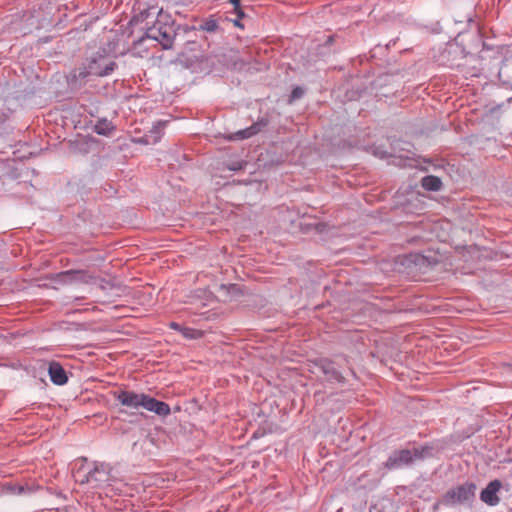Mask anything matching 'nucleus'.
Listing matches in <instances>:
<instances>
[{
    "label": "nucleus",
    "instance_id": "nucleus-1",
    "mask_svg": "<svg viewBox=\"0 0 512 512\" xmlns=\"http://www.w3.org/2000/svg\"><path fill=\"white\" fill-rule=\"evenodd\" d=\"M74 479L80 485L89 484L92 488H103L112 481L111 467L106 463L88 464L86 458L80 459L79 467L74 471Z\"/></svg>",
    "mask_w": 512,
    "mask_h": 512
},
{
    "label": "nucleus",
    "instance_id": "nucleus-2",
    "mask_svg": "<svg viewBox=\"0 0 512 512\" xmlns=\"http://www.w3.org/2000/svg\"><path fill=\"white\" fill-rule=\"evenodd\" d=\"M476 484L473 482H464L449 489L443 498L447 505H465L473 502L476 493Z\"/></svg>",
    "mask_w": 512,
    "mask_h": 512
},
{
    "label": "nucleus",
    "instance_id": "nucleus-3",
    "mask_svg": "<svg viewBox=\"0 0 512 512\" xmlns=\"http://www.w3.org/2000/svg\"><path fill=\"white\" fill-rule=\"evenodd\" d=\"M146 39H151L159 42L163 49H170L173 46L175 39V31L170 25H154L149 28L145 35L142 36L135 44H139Z\"/></svg>",
    "mask_w": 512,
    "mask_h": 512
},
{
    "label": "nucleus",
    "instance_id": "nucleus-4",
    "mask_svg": "<svg viewBox=\"0 0 512 512\" xmlns=\"http://www.w3.org/2000/svg\"><path fill=\"white\" fill-rule=\"evenodd\" d=\"M87 60L90 73L96 77L107 76L111 74L117 67L116 62L107 57L104 50L96 52L87 58Z\"/></svg>",
    "mask_w": 512,
    "mask_h": 512
},
{
    "label": "nucleus",
    "instance_id": "nucleus-5",
    "mask_svg": "<svg viewBox=\"0 0 512 512\" xmlns=\"http://www.w3.org/2000/svg\"><path fill=\"white\" fill-rule=\"evenodd\" d=\"M422 452L414 448L413 450L403 449L394 451L384 463L385 468L388 470H396L408 466L414 462L415 459H421Z\"/></svg>",
    "mask_w": 512,
    "mask_h": 512
},
{
    "label": "nucleus",
    "instance_id": "nucleus-6",
    "mask_svg": "<svg viewBox=\"0 0 512 512\" xmlns=\"http://www.w3.org/2000/svg\"><path fill=\"white\" fill-rule=\"evenodd\" d=\"M112 395L122 406L131 409L143 408L144 400L146 399L145 393H137L132 390H116L112 392Z\"/></svg>",
    "mask_w": 512,
    "mask_h": 512
},
{
    "label": "nucleus",
    "instance_id": "nucleus-7",
    "mask_svg": "<svg viewBox=\"0 0 512 512\" xmlns=\"http://www.w3.org/2000/svg\"><path fill=\"white\" fill-rule=\"evenodd\" d=\"M319 371L325 376L326 381L331 383H343L345 378L335 367L333 361L327 358H321L316 362Z\"/></svg>",
    "mask_w": 512,
    "mask_h": 512
},
{
    "label": "nucleus",
    "instance_id": "nucleus-8",
    "mask_svg": "<svg viewBox=\"0 0 512 512\" xmlns=\"http://www.w3.org/2000/svg\"><path fill=\"white\" fill-rule=\"evenodd\" d=\"M502 487V483L500 480L495 479L488 483V485L481 491L480 499L482 502L489 506H496L500 502V498L498 497V492Z\"/></svg>",
    "mask_w": 512,
    "mask_h": 512
},
{
    "label": "nucleus",
    "instance_id": "nucleus-9",
    "mask_svg": "<svg viewBox=\"0 0 512 512\" xmlns=\"http://www.w3.org/2000/svg\"><path fill=\"white\" fill-rule=\"evenodd\" d=\"M143 404V408L147 411L154 412L158 416H168L171 412L170 406L160 400H157L156 398L151 397L150 395L146 394Z\"/></svg>",
    "mask_w": 512,
    "mask_h": 512
},
{
    "label": "nucleus",
    "instance_id": "nucleus-10",
    "mask_svg": "<svg viewBox=\"0 0 512 512\" xmlns=\"http://www.w3.org/2000/svg\"><path fill=\"white\" fill-rule=\"evenodd\" d=\"M62 282L70 283L74 281H81L84 283L90 282L94 279L87 271L84 270H67L58 274Z\"/></svg>",
    "mask_w": 512,
    "mask_h": 512
},
{
    "label": "nucleus",
    "instance_id": "nucleus-11",
    "mask_svg": "<svg viewBox=\"0 0 512 512\" xmlns=\"http://www.w3.org/2000/svg\"><path fill=\"white\" fill-rule=\"evenodd\" d=\"M268 124V120L265 118L260 119L259 121L252 124L250 127L245 129L238 130L234 133L233 139H248L257 133H259L264 127Z\"/></svg>",
    "mask_w": 512,
    "mask_h": 512
},
{
    "label": "nucleus",
    "instance_id": "nucleus-12",
    "mask_svg": "<svg viewBox=\"0 0 512 512\" xmlns=\"http://www.w3.org/2000/svg\"><path fill=\"white\" fill-rule=\"evenodd\" d=\"M48 374L56 385H64L68 381L66 371L58 362L53 361L49 364Z\"/></svg>",
    "mask_w": 512,
    "mask_h": 512
},
{
    "label": "nucleus",
    "instance_id": "nucleus-13",
    "mask_svg": "<svg viewBox=\"0 0 512 512\" xmlns=\"http://www.w3.org/2000/svg\"><path fill=\"white\" fill-rule=\"evenodd\" d=\"M166 123V121H158L155 125H153L148 134L145 135V142L153 144L157 143L163 135V130Z\"/></svg>",
    "mask_w": 512,
    "mask_h": 512
},
{
    "label": "nucleus",
    "instance_id": "nucleus-14",
    "mask_svg": "<svg viewBox=\"0 0 512 512\" xmlns=\"http://www.w3.org/2000/svg\"><path fill=\"white\" fill-rule=\"evenodd\" d=\"M115 129L112 122L107 119H100L94 126V131L98 135L108 136Z\"/></svg>",
    "mask_w": 512,
    "mask_h": 512
},
{
    "label": "nucleus",
    "instance_id": "nucleus-15",
    "mask_svg": "<svg viewBox=\"0 0 512 512\" xmlns=\"http://www.w3.org/2000/svg\"><path fill=\"white\" fill-rule=\"evenodd\" d=\"M441 186L442 182L437 176L429 175L422 179V187L428 191H438Z\"/></svg>",
    "mask_w": 512,
    "mask_h": 512
},
{
    "label": "nucleus",
    "instance_id": "nucleus-16",
    "mask_svg": "<svg viewBox=\"0 0 512 512\" xmlns=\"http://www.w3.org/2000/svg\"><path fill=\"white\" fill-rule=\"evenodd\" d=\"M89 76H93L92 73H90V69L88 68V60L82 64V66L74 69L72 73V79L75 81H83Z\"/></svg>",
    "mask_w": 512,
    "mask_h": 512
},
{
    "label": "nucleus",
    "instance_id": "nucleus-17",
    "mask_svg": "<svg viewBox=\"0 0 512 512\" xmlns=\"http://www.w3.org/2000/svg\"><path fill=\"white\" fill-rule=\"evenodd\" d=\"M180 333L187 339H196L202 336V332L189 327H182Z\"/></svg>",
    "mask_w": 512,
    "mask_h": 512
},
{
    "label": "nucleus",
    "instance_id": "nucleus-18",
    "mask_svg": "<svg viewBox=\"0 0 512 512\" xmlns=\"http://www.w3.org/2000/svg\"><path fill=\"white\" fill-rule=\"evenodd\" d=\"M218 28V23L214 19H209L201 25V29L207 32H214Z\"/></svg>",
    "mask_w": 512,
    "mask_h": 512
},
{
    "label": "nucleus",
    "instance_id": "nucleus-19",
    "mask_svg": "<svg viewBox=\"0 0 512 512\" xmlns=\"http://www.w3.org/2000/svg\"><path fill=\"white\" fill-rule=\"evenodd\" d=\"M230 3L233 5L234 7V12L235 14L238 16V17H244L245 14L241 8V1L240 0H229Z\"/></svg>",
    "mask_w": 512,
    "mask_h": 512
},
{
    "label": "nucleus",
    "instance_id": "nucleus-20",
    "mask_svg": "<svg viewBox=\"0 0 512 512\" xmlns=\"http://www.w3.org/2000/svg\"><path fill=\"white\" fill-rule=\"evenodd\" d=\"M304 95V90L301 87H295L290 95V102L301 98Z\"/></svg>",
    "mask_w": 512,
    "mask_h": 512
},
{
    "label": "nucleus",
    "instance_id": "nucleus-21",
    "mask_svg": "<svg viewBox=\"0 0 512 512\" xmlns=\"http://www.w3.org/2000/svg\"><path fill=\"white\" fill-rule=\"evenodd\" d=\"M48 512H77L75 508L70 506H64L61 508L49 509Z\"/></svg>",
    "mask_w": 512,
    "mask_h": 512
},
{
    "label": "nucleus",
    "instance_id": "nucleus-22",
    "mask_svg": "<svg viewBox=\"0 0 512 512\" xmlns=\"http://www.w3.org/2000/svg\"><path fill=\"white\" fill-rule=\"evenodd\" d=\"M169 327H170L171 329H173V330H176V331H179V332H180L183 326H181V325H180L179 323H177V322H171V323L169 324Z\"/></svg>",
    "mask_w": 512,
    "mask_h": 512
},
{
    "label": "nucleus",
    "instance_id": "nucleus-23",
    "mask_svg": "<svg viewBox=\"0 0 512 512\" xmlns=\"http://www.w3.org/2000/svg\"><path fill=\"white\" fill-rule=\"evenodd\" d=\"M241 18H242V17H238V16H237V19H236V20H234V25H235V26L242 27V25L240 24V19H241Z\"/></svg>",
    "mask_w": 512,
    "mask_h": 512
},
{
    "label": "nucleus",
    "instance_id": "nucleus-24",
    "mask_svg": "<svg viewBox=\"0 0 512 512\" xmlns=\"http://www.w3.org/2000/svg\"><path fill=\"white\" fill-rule=\"evenodd\" d=\"M229 289L232 290L233 292H238L239 291L238 286L235 285V284L231 285Z\"/></svg>",
    "mask_w": 512,
    "mask_h": 512
},
{
    "label": "nucleus",
    "instance_id": "nucleus-25",
    "mask_svg": "<svg viewBox=\"0 0 512 512\" xmlns=\"http://www.w3.org/2000/svg\"><path fill=\"white\" fill-rule=\"evenodd\" d=\"M506 368H507L508 372L512 373V364H507Z\"/></svg>",
    "mask_w": 512,
    "mask_h": 512
},
{
    "label": "nucleus",
    "instance_id": "nucleus-26",
    "mask_svg": "<svg viewBox=\"0 0 512 512\" xmlns=\"http://www.w3.org/2000/svg\"><path fill=\"white\" fill-rule=\"evenodd\" d=\"M240 168H241V166L239 165L238 167H231L230 169L231 170H237V169H240Z\"/></svg>",
    "mask_w": 512,
    "mask_h": 512
}]
</instances>
